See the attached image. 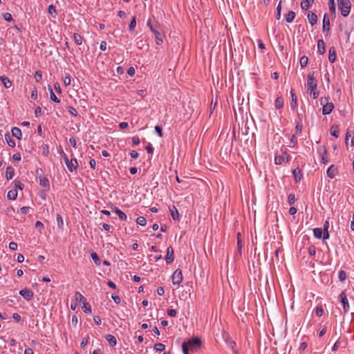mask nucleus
I'll list each match as a JSON object with an SVG mask.
<instances>
[{"mask_svg":"<svg viewBox=\"0 0 354 354\" xmlns=\"http://www.w3.org/2000/svg\"><path fill=\"white\" fill-rule=\"evenodd\" d=\"M337 4L342 15L347 17L351 11V1L349 0H337Z\"/></svg>","mask_w":354,"mask_h":354,"instance_id":"f257e3e1","label":"nucleus"},{"mask_svg":"<svg viewBox=\"0 0 354 354\" xmlns=\"http://www.w3.org/2000/svg\"><path fill=\"white\" fill-rule=\"evenodd\" d=\"M315 72L313 71L308 73L307 76V91L312 93L313 91L316 90L317 86V80L314 77Z\"/></svg>","mask_w":354,"mask_h":354,"instance_id":"f03ea898","label":"nucleus"},{"mask_svg":"<svg viewBox=\"0 0 354 354\" xmlns=\"http://www.w3.org/2000/svg\"><path fill=\"white\" fill-rule=\"evenodd\" d=\"M320 103L322 105H323V108H322L323 115L330 114L334 109L333 104L332 102H328V98H326V97H321Z\"/></svg>","mask_w":354,"mask_h":354,"instance_id":"7ed1b4c3","label":"nucleus"},{"mask_svg":"<svg viewBox=\"0 0 354 354\" xmlns=\"http://www.w3.org/2000/svg\"><path fill=\"white\" fill-rule=\"evenodd\" d=\"M184 343L187 345L191 351H194L200 347L201 342L198 337H192Z\"/></svg>","mask_w":354,"mask_h":354,"instance_id":"20e7f679","label":"nucleus"},{"mask_svg":"<svg viewBox=\"0 0 354 354\" xmlns=\"http://www.w3.org/2000/svg\"><path fill=\"white\" fill-rule=\"evenodd\" d=\"M75 301L80 305L82 304V309L85 313L88 312V307H87L86 299L80 292H76L75 294Z\"/></svg>","mask_w":354,"mask_h":354,"instance_id":"39448f33","label":"nucleus"},{"mask_svg":"<svg viewBox=\"0 0 354 354\" xmlns=\"http://www.w3.org/2000/svg\"><path fill=\"white\" fill-rule=\"evenodd\" d=\"M19 294L26 301L31 300L34 296V292L29 288H24L19 290Z\"/></svg>","mask_w":354,"mask_h":354,"instance_id":"423d86ee","label":"nucleus"},{"mask_svg":"<svg viewBox=\"0 0 354 354\" xmlns=\"http://www.w3.org/2000/svg\"><path fill=\"white\" fill-rule=\"evenodd\" d=\"M183 279L182 271L179 269L175 270L172 275V282L174 285H180Z\"/></svg>","mask_w":354,"mask_h":354,"instance_id":"0eeeda50","label":"nucleus"},{"mask_svg":"<svg viewBox=\"0 0 354 354\" xmlns=\"http://www.w3.org/2000/svg\"><path fill=\"white\" fill-rule=\"evenodd\" d=\"M339 300L343 305L344 313H347L349 310V304L345 292H341V294L339 296Z\"/></svg>","mask_w":354,"mask_h":354,"instance_id":"6e6552de","label":"nucleus"},{"mask_svg":"<svg viewBox=\"0 0 354 354\" xmlns=\"http://www.w3.org/2000/svg\"><path fill=\"white\" fill-rule=\"evenodd\" d=\"M289 160V155L286 152H283L281 155L275 156L274 162L276 165H281L284 162Z\"/></svg>","mask_w":354,"mask_h":354,"instance_id":"1a4fd4ad","label":"nucleus"},{"mask_svg":"<svg viewBox=\"0 0 354 354\" xmlns=\"http://www.w3.org/2000/svg\"><path fill=\"white\" fill-rule=\"evenodd\" d=\"M160 26L158 23H157V28L153 30L152 32L154 34L156 37V43L157 45H161L163 43L162 38L161 37V35L160 32Z\"/></svg>","mask_w":354,"mask_h":354,"instance_id":"9d476101","label":"nucleus"},{"mask_svg":"<svg viewBox=\"0 0 354 354\" xmlns=\"http://www.w3.org/2000/svg\"><path fill=\"white\" fill-rule=\"evenodd\" d=\"M39 178L40 186L44 187L46 191H49L50 190V183H49L48 179L46 176H40Z\"/></svg>","mask_w":354,"mask_h":354,"instance_id":"9b49d317","label":"nucleus"},{"mask_svg":"<svg viewBox=\"0 0 354 354\" xmlns=\"http://www.w3.org/2000/svg\"><path fill=\"white\" fill-rule=\"evenodd\" d=\"M174 259V249L171 246H169L167 248V256L165 257V261L167 263H171Z\"/></svg>","mask_w":354,"mask_h":354,"instance_id":"f8f14e48","label":"nucleus"},{"mask_svg":"<svg viewBox=\"0 0 354 354\" xmlns=\"http://www.w3.org/2000/svg\"><path fill=\"white\" fill-rule=\"evenodd\" d=\"M330 30V19L326 13L323 17V32L329 31Z\"/></svg>","mask_w":354,"mask_h":354,"instance_id":"ddd939ff","label":"nucleus"},{"mask_svg":"<svg viewBox=\"0 0 354 354\" xmlns=\"http://www.w3.org/2000/svg\"><path fill=\"white\" fill-rule=\"evenodd\" d=\"M307 17H308V21H309V23H310L312 26H313V25H315V24H317V15H316V14H315L314 12L309 11V12H308V16H307Z\"/></svg>","mask_w":354,"mask_h":354,"instance_id":"4468645a","label":"nucleus"},{"mask_svg":"<svg viewBox=\"0 0 354 354\" xmlns=\"http://www.w3.org/2000/svg\"><path fill=\"white\" fill-rule=\"evenodd\" d=\"M290 94H291L290 106H291L292 109H295L297 106V95L293 89H291Z\"/></svg>","mask_w":354,"mask_h":354,"instance_id":"2eb2a0df","label":"nucleus"},{"mask_svg":"<svg viewBox=\"0 0 354 354\" xmlns=\"http://www.w3.org/2000/svg\"><path fill=\"white\" fill-rule=\"evenodd\" d=\"M319 152L320 153L321 156V162L324 164H326L328 162V156H327V151L325 148L319 149Z\"/></svg>","mask_w":354,"mask_h":354,"instance_id":"dca6fc26","label":"nucleus"},{"mask_svg":"<svg viewBox=\"0 0 354 354\" xmlns=\"http://www.w3.org/2000/svg\"><path fill=\"white\" fill-rule=\"evenodd\" d=\"M317 50L320 55H323L326 52L325 44L323 39L317 41Z\"/></svg>","mask_w":354,"mask_h":354,"instance_id":"f3484780","label":"nucleus"},{"mask_svg":"<svg viewBox=\"0 0 354 354\" xmlns=\"http://www.w3.org/2000/svg\"><path fill=\"white\" fill-rule=\"evenodd\" d=\"M12 136L15 137L17 139L21 140L22 137L21 131L18 127H12L11 129Z\"/></svg>","mask_w":354,"mask_h":354,"instance_id":"a211bd4d","label":"nucleus"},{"mask_svg":"<svg viewBox=\"0 0 354 354\" xmlns=\"http://www.w3.org/2000/svg\"><path fill=\"white\" fill-rule=\"evenodd\" d=\"M15 176V169L12 167L9 166L6 170V178L7 180H11Z\"/></svg>","mask_w":354,"mask_h":354,"instance_id":"6ab92c4d","label":"nucleus"},{"mask_svg":"<svg viewBox=\"0 0 354 354\" xmlns=\"http://www.w3.org/2000/svg\"><path fill=\"white\" fill-rule=\"evenodd\" d=\"M337 173V169L334 165H331L327 170V176L330 178H333Z\"/></svg>","mask_w":354,"mask_h":354,"instance_id":"aec40b11","label":"nucleus"},{"mask_svg":"<svg viewBox=\"0 0 354 354\" xmlns=\"http://www.w3.org/2000/svg\"><path fill=\"white\" fill-rule=\"evenodd\" d=\"M328 59L331 63L336 60V53L334 47H330L328 50Z\"/></svg>","mask_w":354,"mask_h":354,"instance_id":"412c9836","label":"nucleus"},{"mask_svg":"<svg viewBox=\"0 0 354 354\" xmlns=\"http://www.w3.org/2000/svg\"><path fill=\"white\" fill-rule=\"evenodd\" d=\"M0 80L6 88H9L12 86V83L8 77L0 76Z\"/></svg>","mask_w":354,"mask_h":354,"instance_id":"4be33fe9","label":"nucleus"},{"mask_svg":"<svg viewBox=\"0 0 354 354\" xmlns=\"http://www.w3.org/2000/svg\"><path fill=\"white\" fill-rule=\"evenodd\" d=\"M77 162L76 159H71V161L66 165L67 169L68 171L72 172L74 169L77 167Z\"/></svg>","mask_w":354,"mask_h":354,"instance_id":"5701e85b","label":"nucleus"},{"mask_svg":"<svg viewBox=\"0 0 354 354\" xmlns=\"http://www.w3.org/2000/svg\"><path fill=\"white\" fill-rule=\"evenodd\" d=\"M169 211H170L171 216L174 220H175V221L179 220L178 211L175 206H173L172 207L169 208Z\"/></svg>","mask_w":354,"mask_h":354,"instance_id":"b1692460","label":"nucleus"},{"mask_svg":"<svg viewBox=\"0 0 354 354\" xmlns=\"http://www.w3.org/2000/svg\"><path fill=\"white\" fill-rule=\"evenodd\" d=\"M48 89L49 93H50V100H52L53 102H54L55 103H59L60 102V100L55 95V94L54 93V92L53 91L52 87L50 85H48Z\"/></svg>","mask_w":354,"mask_h":354,"instance_id":"393cba45","label":"nucleus"},{"mask_svg":"<svg viewBox=\"0 0 354 354\" xmlns=\"http://www.w3.org/2000/svg\"><path fill=\"white\" fill-rule=\"evenodd\" d=\"M56 220H57V227L61 230H64V220H63L62 215L59 214H57Z\"/></svg>","mask_w":354,"mask_h":354,"instance_id":"a878e982","label":"nucleus"},{"mask_svg":"<svg viewBox=\"0 0 354 354\" xmlns=\"http://www.w3.org/2000/svg\"><path fill=\"white\" fill-rule=\"evenodd\" d=\"M314 2V0H304L301 2V7L303 10H307L312 3Z\"/></svg>","mask_w":354,"mask_h":354,"instance_id":"bb28decb","label":"nucleus"},{"mask_svg":"<svg viewBox=\"0 0 354 354\" xmlns=\"http://www.w3.org/2000/svg\"><path fill=\"white\" fill-rule=\"evenodd\" d=\"M5 139L6 140V142L8 143V145L10 147H15V145H16L15 141L13 139H12L9 133H6L5 134Z\"/></svg>","mask_w":354,"mask_h":354,"instance_id":"cd10ccee","label":"nucleus"},{"mask_svg":"<svg viewBox=\"0 0 354 354\" xmlns=\"http://www.w3.org/2000/svg\"><path fill=\"white\" fill-rule=\"evenodd\" d=\"M106 339L111 346H114L117 344L116 338L112 335H107L106 336Z\"/></svg>","mask_w":354,"mask_h":354,"instance_id":"c85d7f7f","label":"nucleus"},{"mask_svg":"<svg viewBox=\"0 0 354 354\" xmlns=\"http://www.w3.org/2000/svg\"><path fill=\"white\" fill-rule=\"evenodd\" d=\"M17 191L16 189H11L8 192L7 198L9 200H15L17 198Z\"/></svg>","mask_w":354,"mask_h":354,"instance_id":"c756f323","label":"nucleus"},{"mask_svg":"<svg viewBox=\"0 0 354 354\" xmlns=\"http://www.w3.org/2000/svg\"><path fill=\"white\" fill-rule=\"evenodd\" d=\"M295 12L293 11H289L287 15H286V21L287 23H291L295 18Z\"/></svg>","mask_w":354,"mask_h":354,"instance_id":"7c9ffc66","label":"nucleus"},{"mask_svg":"<svg viewBox=\"0 0 354 354\" xmlns=\"http://www.w3.org/2000/svg\"><path fill=\"white\" fill-rule=\"evenodd\" d=\"M48 14L54 19L57 17V10L56 8L53 5H50L48 8Z\"/></svg>","mask_w":354,"mask_h":354,"instance_id":"2f4dec72","label":"nucleus"},{"mask_svg":"<svg viewBox=\"0 0 354 354\" xmlns=\"http://www.w3.org/2000/svg\"><path fill=\"white\" fill-rule=\"evenodd\" d=\"M330 134L336 138L339 137V127L337 125H333L330 127Z\"/></svg>","mask_w":354,"mask_h":354,"instance_id":"473e14b6","label":"nucleus"},{"mask_svg":"<svg viewBox=\"0 0 354 354\" xmlns=\"http://www.w3.org/2000/svg\"><path fill=\"white\" fill-rule=\"evenodd\" d=\"M283 106V100L281 97H278L274 102V106L277 109H281Z\"/></svg>","mask_w":354,"mask_h":354,"instance_id":"72a5a7b5","label":"nucleus"},{"mask_svg":"<svg viewBox=\"0 0 354 354\" xmlns=\"http://www.w3.org/2000/svg\"><path fill=\"white\" fill-rule=\"evenodd\" d=\"M293 176L296 181H299L301 179L302 174L301 171L299 168H296L292 171Z\"/></svg>","mask_w":354,"mask_h":354,"instance_id":"f704fd0d","label":"nucleus"},{"mask_svg":"<svg viewBox=\"0 0 354 354\" xmlns=\"http://www.w3.org/2000/svg\"><path fill=\"white\" fill-rule=\"evenodd\" d=\"M352 137V140L351 141V146H354V131H348L346 135V145H348V140L349 138Z\"/></svg>","mask_w":354,"mask_h":354,"instance_id":"c9c22d12","label":"nucleus"},{"mask_svg":"<svg viewBox=\"0 0 354 354\" xmlns=\"http://www.w3.org/2000/svg\"><path fill=\"white\" fill-rule=\"evenodd\" d=\"M91 257L97 266H100L101 260L96 252H92Z\"/></svg>","mask_w":354,"mask_h":354,"instance_id":"e433bc0d","label":"nucleus"},{"mask_svg":"<svg viewBox=\"0 0 354 354\" xmlns=\"http://www.w3.org/2000/svg\"><path fill=\"white\" fill-rule=\"evenodd\" d=\"M73 39L77 45H81L82 44L83 38L80 35H79L77 33H74Z\"/></svg>","mask_w":354,"mask_h":354,"instance_id":"4c0bfd02","label":"nucleus"},{"mask_svg":"<svg viewBox=\"0 0 354 354\" xmlns=\"http://www.w3.org/2000/svg\"><path fill=\"white\" fill-rule=\"evenodd\" d=\"M322 233L323 230L322 228L316 227L313 230V234L317 239H320L322 237Z\"/></svg>","mask_w":354,"mask_h":354,"instance_id":"58836bf2","label":"nucleus"},{"mask_svg":"<svg viewBox=\"0 0 354 354\" xmlns=\"http://www.w3.org/2000/svg\"><path fill=\"white\" fill-rule=\"evenodd\" d=\"M115 212L118 214V216H119L120 220H122V221H126L127 220V215L125 214L124 212H123L122 211H121L120 209H119L118 208H116Z\"/></svg>","mask_w":354,"mask_h":354,"instance_id":"ea45409f","label":"nucleus"},{"mask_svg":"<svg viewBox=\"0 0 354 354\" xmlns=\"http://www.w3.org/2000/svg\"><path fill=\"white\" fill-rule=\"evenodd\" d=\"M13 183L15 185V187L16 189H19L20 190H23L24 188V185L19 180L17 179H15L14 181H13Z\"/></svg>","mask_w":354,"mask_h":354,"instance_id":"a19ab883","label":"nucleus"},{"mask_svg":"<svg viewBox=\"0 0 354 354\" xmlns=\"http://www.w3.org/2000/svg\"><path fill=\"white\" fill-rule=\"evenodd\" d=\"M329 10L332 14H335V0H329L328 3Z\"/></svg>","mask_w":354,"mask_h":354,"instance_id":"79ce46f5","label":"nucleus"},{"mask_svg":"<svg viewBox=\"0 0 354 354\" xmlns=\"http://www.w3.org/2000/svg\"><path fill=\"white\" fill-rule=\"evenodd\" d=\"M308 62V58L306 56H302L300 58V65L301 68H304L307 66Z\"/></svg>","mask_w":354,"mask_h":354,"instance_id":"37998d69","label":"nucleus"},{"mask_svg":"<svg viewBox=\"0 0 354 354\" xmlns=\"http://www.w3.org/2000/svg\"><path fill=\"white\" fill-rule=\"evenodd\" d=\"M136 223L141 226H145L147 223V221L145 217L139 216L136 219Z\"/></svg>","mask_w":354,"mask_h":354,"instance_id":"c03bdc74","label":"nucleus"},{"mask_svg":"<svg viewBox=\"0 0 354 354\" xmlns=\"http://www.w3.org/2000/svg\"><path fill=\"white\" fill-rule=\"evenodd\" d=\"M154 348L157 351H162L165 349V344H163L162 343H157V344H155Z\"/></svg>","mask_w":354,"mask_h":354,"instance_id":"a18cd8bd","label":"nucleus"},{"mask_svg":"<svg viewBox=\"0 0 354 354\" xmlns=\"http://www.w3.org/2000/svg\"><path fill=\"white\" fill-rule=\"evenodd\" d=\"M281 1H279V4L277 7L276 18L277 19H279L281 17Z\"/></svg>","mask_w":354,"mask_h":354,"instance_id":"49530a36","label":"nucleus"},{"mask_svg":"<svg viewBox=\"0 0 354 354\" xmlns=\"http://www.w3.org/2000/svg\"><path fill=\"white\" fill-rule=\"evenodd\" d=\"M3 18L6 21H9V22L12 21L13 20L12 15L10 13H9V12L3 13Z\"/></svg>","mask_w":354,"mask_h":354,"instance_id":"de8ad7c7","label":"nucleus"},{"mask_svg":"<svg viewBox=\"0 0 354 354\" xmlns=\"http://www.w3.org/2000/svg\"><path fill=\"white\" fill-rule=\"evenodd\" d=\"M136 26V17H133L130 22V24H129V29L130 31H132L135 27Z\"/></svg>","mask_w":354,"mask_h":354,"instance_id":"09e8293b","label":"nucleus"},{"mask_svg":"<svg viewBox=\"0 0 354 354\" xmlns=\"http://www.w3.org/2000/svg\"><path fill=\"white\" fill-rule=\"evenodd\" d=\"M338 277L341 281H344L346 277V272H344V270H340L338 273Z\"/></svg>","mask_w":354,"mask_h":354,"instance_id":"8fccbe9b","label":"nucleus"},{"mask_svg":"<svg viewBox=\"0 0 354 354\" xmlns=\"http://www.w3.org/2000/svg\"><path fill=\"white\" fill-rule=\"evenodd\" d=\"M35 226L40 232H41V230L44 228V224L39 221H36Z\"/></svg>","mask_w":354,"mask_h":354,"instance_id":"3c124183","label":"nucleus"},{"mask_svg":"<svg viewBox=\"0 0 354 354\" xmlns=\"http://www.w3.org/2000/svg\"><path fill=\"white\" fill-rule=\"evenodd\" d=\"M35 79L37 82H39L42 79V74L40 71H36L35 73Z\"/></svg>","mask_w":354,"mask_h":354,"instance_id":"603ef678","label":"nucleus"},{"mask_svg":"<svg viewBox=\"0 0 354 354\" xmlns=\"http://www.w3.org/2000/svg\"><path fill=\"white\" fill-rule=\"evenodd\" d=\"M324 309L322 306H317L316 308V314L318 317H322L324 315Z\"/></svg>","mask_w":354,"mask_h":354,"instance_id":"864d4df0","label":"nucleus"},{"mask_svg":"<svg viewBox=\"0 0 354 354\" xmlns=\"http://www.w3.org/2000/svg\"><path fill=\"white\" fill-rule=\"evenodd\" d=\"M308 253L310 256H314L316 253V249L314 245H310L308 249Z\"/></svg>","mask_w":354,"mask_h":354,"instance_id":"5fc2aeb1","label":"nucleus"},{"mask_svg":"<svg viewBox=\"0 0 354 354\" xmlns=\"http://www.w3.org/2000/svg\"><path fill=\"white\" fill-rule=\"evenodd\" d=\"M147 26L150 28L151 32L153 31V30L157 28V24L155 26H153L150 19H148L147 22Z\"/></svg>","mask_w":354,"mask_h":354,"instance_id":"6e6d98bb","label":"nucleus"},{"mask_svg":"<svg viewBox=\"0 0 354 354\" xmlns=\"http://www.w3.org/2000/svg\"><path fill=\"white\" fill-rule=\"evenodd\" d=\"M147 26L150 28L151 32L153 31V30L157 28V24L155 26H153L150 19H148L147 22Z\"/></svg>","mask_w":354,"mask_h":354,"instance_id":"4d7b16f0","label":"nucleus"},{"mask_svg":"<svg viewBox=\"0 0 354 354\" xmlns=\"http://www.w3.org/2000/svg\"><path fill=\"white\" fill-rule=\"evenodd\" d=\"M288 203L290 205H292L293 203H295V195L292 194H290L288 196Z\"/></svg>","mask_w":354,"mask_h":354,"instance_id":"13d9d810","label":"nucleus"},{"mask_svg":"<svg viewBox=\"0 0 354 354\" xmlns=\"http://www.w3.org/2000/svg\"><path fill=\"white\" fill-rule=\"evenodd\" d=\"M63 82H64V84L67 86L68 85L71 84V77L70 76H66L64 80H63Z\"/></svg>","mask_w":354,"mask_h":354,"instance_id":"bf43d9fd","label":"nucleus"},{"mask_svg":"<svg viewBox=\"0 0 354 354\" xmlns=\"http://www.w3.org/2000/svg\"><path fill=\"white\" fill-rule=\"evenodd\" d=\"M182 349L183 354H189V351L190 349L187 346V345L183 342L182 345Z\"/></svg>","mask_w":354,"mask_h":354,"instance_id":"052dcab7","label":"nucleus"},{"mask_svg":"<svg viewBox=\"0 0 354 354\" xmlns=\"http://www.w3.org/2000/svg\"><path fill=\"white\" fill-rule=\"evenodd\" d=\"M21 158V153H14L13 156H12V159L15 161H20Z\"/></svg>","mask_w":354,"mask_h":354,"instance_id":"680f3d73","label":"nucleus"},{"mask_svg":"<svg viewBox=\"0 0 354 354\" xmlns=\"http://www.w3.org/2000/svg\"><path fill=\"white\" fill-rule=\"evenodd\" d=\"M167 314H168V315H169L171 317H176L177 313H176V310L174 309H168Z\"/></svg>","mask_w":354,"mask_h":354,"instance_id":"e2e57ef3","label":"nucleus"},{"mask_svg":"<svg viewBox=\"0 0 354 354\" xmlns=\"http://www.w3.org/2000/svg\"><path fill=\"white\" fill-rule=\"evenodd\" d=\"M12 317L17 322H19L21 320V315L18 313H13Z\"/></svg>","mask_w":354,"mask_h":354,"instance_id":"0e129e2a","label":"nucleus"},{"mask_svg":"<svg viewBox=\"0 0 354 354\" xmlns=\"http://www.w3.org/2000/svg\"><path fill=\"white\" fill-rule=\"evenodd\" d=\"M29 209L30 207H26V206H24L22 207L21 209H20V212L21 214H26L28 213L29 212Z\"/></svg>","mask_w":354,"mask_h":354,"instance_id":"69168bd1","label":"nucleus"},{"mask_svg":"<svg viewBox=\"0 0 354 354\" xmlns=\"http://www.w3.org/2000/svg\"><path fill=\"white\" fill-rule=\"evenodd\" d=\"M111 297H112V299H113V301H114V302H115V304H120V303L121 299H120V297H119V296H118V295H112Z\"/></svg>","mask_w":354,"mask_h":354,"instance_id":"338daca9","label":"nucleus"},{"mask_svg":"<svg viewBox=\"0 0 354 354\" xmlns=\"http://www.w3.org/2000/svg\"><path fill=\"white\" fill-rule=\"evenodd\" d=\"M9 248L11 250H16L17 249V244L15 242H10L9 243Z\"/></svg>","mask_w":354,"mask_h":354,"instance_id":"774afa93","label":"nucleus"}]
</instances>
